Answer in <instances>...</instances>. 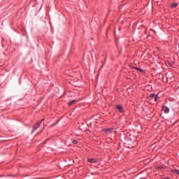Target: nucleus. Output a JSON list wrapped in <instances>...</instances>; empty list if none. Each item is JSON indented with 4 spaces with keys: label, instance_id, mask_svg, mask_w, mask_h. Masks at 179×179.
I'll return each mask as SVG.
<instances>
[{
    "label": "nucleus",
    "instance_id": "7ed1b4c3",
    "mask_svg": "<svg viewBox=\"0 0 179 179\" xmlns=\"http://www.w3.org/2000/svg\"><path fill=\"white\" fill-rule=\"evenodd\" d=\"M87 162H89V163H96V159L89 158V159H87Z\"/></svg>",
    "mask_w": 179,
    "mask_h": 179
},
{
    "label": "nucleus",
    "instance_id": "9b49d317",
    "mask_svg": "<svg viewBox=\"0 0 179 179\" xmlns=\"http://www.w3.org/2000/svg\"><path fill=\"white\" fill-rule=\"evenodd\" d=\"M158 99H159V96L157 95H156V96H154L155 101H157Z\"/></svg>",
    "mask_w": 179,
    "mask_h": 179
},
{
    "label": "nucleus",
    "instance_id": "39448f33",
    "mask_svg": "<svg viewBox=\"0 0 179 179\" xmlns=\"http://www.w3.org/2000/svg\"><path fill=\"white\" fill-rule=\"evenodd\" d=\"M117 110H119V111L120 113H124V108H122V106H117Z\"/></svg>",
    "mask_w": 179,
    "mask_h": 179
},
{
    "label": "nucleus",
    "instance_id": "0eeeda50",
    "mask_svg": "<svg viewBox=\"0 0 179 179\" xmlns=\"http://www.w3.org/2000/svg\"><path fill=\"white\" fill-rule=\"evenodd\" d=\"M178 6V4L177 3H174L171 5V8H177Z\"/></svg>",
    "mask_w": 179,
    "mask_h": 179
},
{
    "label": "nucleus",
    "instance_id": "9d476101",
    "mask_svg": "<svg viewBox=\"0 0 179 179\" xmlns=\"http://www.w3.org/2000/svg\"><path fill=\"white\" fill-rule=\"evenodd\" d=\"M134 69H136V71H140V72H142V69L138 68V67H134Z\"/></svg>",
    "mask_w": 179,
    "mask_h": 179
},
{
    "label": "nucleus",
    "instance_id": "6e6552de",
    "mask_svg": "<svg viewBox=\"0 0 179 179\" xmlns=\"http://www.w3.org/2000/svg\"><path fill=\"white\" fill-rule=\"evenodd\" d=\"M156 96H157L156 94H151L150 95V97L151 99H155V97H156Z\"/></svg>",
    "mask_w": 179,
    "mask_h": 179
},
{
    "label": "nucleus",
    "instance_id": "20e7f679",
    "mask_svg": "<svg viewBox=\"0 0 179 179\" xmlns=\"http://www.w3.org/2000/svg\"><path fill=\"white\" fill-rule=\"evenodd\" d=\"M113 129H105L103 131L104 132H106V134H111Z\"/></svg>",
    "mask_w": 179,
    "mask_h": 179
},
{
    "label": "nucleus",
    "instance_id": "f257e3e1",
    "mask_svg": "<svg viewBox=\"0 0 179 179\" xmlns=\"http://www.w3.org/2000/svg\"><path fill=\"white\" fill-rule=\"evenodd\" d=\"M43 121H44V120H42L40 122H38L34 127V129L32 131V132H34V131H37V129H38V128H40V126L41 125V123L43 122Z\"/></svg>",
    "mask_w": 179,
    "mask_h": 179
},
{
    "label": "nucleus",
    "instance_id": "f8f14e48",
    "mask_svg": "<svg viewBox=\"0 0 179 179\" xmlns=\"http://www.w3.org/2000/svg\"><path fill=\"white\" fill-rule=\"evenodd\" d=\"M73 143L74 145H77L78 141L73 140Z\"/></svg>",
    "mask_w": 179,
    "mask_h": 179
},
{
    "label": "nucleus",
    "instance_id": "423d86ee",
    "mask_svg": "<svg viewBox=\"0 0 179 179\" xmlns=\"http://www.w3.org/2000/svg\"><path fill=\"white\" fill-rule=\"evenodd\" d=\"M76 103V100H73L70 103H69V106L71 107V106H73Z\"/></svg>",
    "mask_w": 179,
    "mask_h": 179
},
{
    "label": "nucleus",
    "instance_id": "1a4fd4ad",
    "mask_svg": "<svg viewBox=\"0 0 179 179\" xmlns=\"http://www.w3.org/2000/svg\"><path fill=\"white\" fill-rule=\"evenodd\" d=\"M172 171H173V173H176L177 174L179 175V171H178V170H177V169H173V170H172Z\"/></svg>",
    "mask_w": 179,
    "mask_h": 179
},
{
    "label": "nucleus",
    "instance_id": "f03ea898",
    "mask_svg": "<svg viewBox=\"0 0 179 179\" xmlns=\"http://www.w3.org/2000/svg\"><path fill=\"white\" fill-rule=\"evenodd\" d=\"M162 111H164L165 114H169V113L170 112V109L167 106H163Z\"/></svg>",
    "mask_w": 179,
    "mask_h": 179
}]
</instances>
